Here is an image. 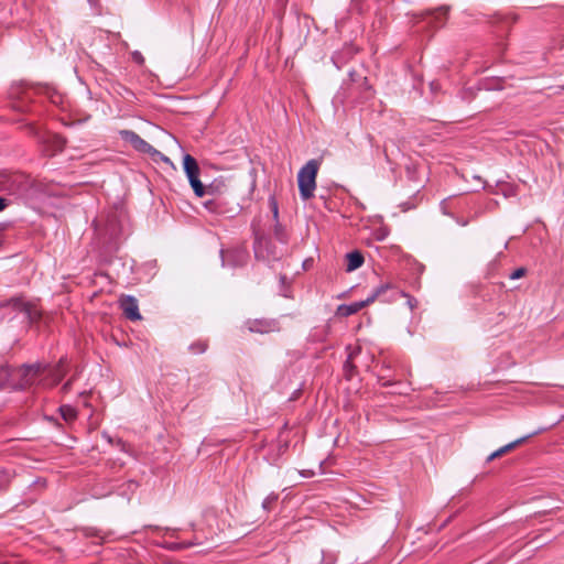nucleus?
<instances>
[{"label":"nucleus","instance_id":"obj_1","mask_svg":"<svg viewBox=\"0 0 564 564\" xmlns=\"http://www.w3.org/2000/svg\"><path fill=\"white\" fill-rule=\"evenodd\" d=\"M318 169H319L318 161L310 160L299 171L297 185H299L300 196L303 200H307L314 196Z\"/></svg>","mask_w":564,"mask_h":564},{"label":"nucleus","instance_id":"obj_2","mask_svg":"<svg viewBox=\"0 0 564 564\" xmlns=\"http://www.w3.org/2000/svg\"><path fill=\"white\" fill-rule=\"evenodd\" d=\"M183 169L189 182V185L197 197H203L207 193H212L214 191V184H210L208 187H205L203 183L199 181L200 169L198 166L197 161L192 155L185 154L183 156Z\"/></svg>","mask_w":564,"mask_h":564},{"label":"nucleus","instance_id":"obj_3","mask_svg":"<svg viewBox=\"0 0 564 564\" xmlns=\"http://www.w3.org/2000/svg\"><path fill=\"white\" fill-rule=\"evenodd\" d=\"M46 370L41 364L24 365L13 372L20 381L14 386L15 389H25L37 382L39 377Z\"/></svg>","mask_w":564,"mask_h":564},{"label":"nucleus","instance_id":"obj_4","mask_svg":"<svg viewBox=\"0 0 564 564\" xmlns=\"http://www.w3.org/2000/svg\"><path fill=\"white\" fill-rule=\"evenodd\" d=\"M399 292L400 290L397 289L395 285H393L390 282H382L380 285H378L371 294L367 297L368 302L373 303L377 300H380L384 303H392L395 302L399 299Z\"/></svg>","mask_w":564,"mask_h":564},{"label":"nucleus","instance_id":"obj_5","mask_svg":"<svg viewBox=\"0 0 564 564\" xmlns=\"http://www.w3.org/2000/svg\"><path fill=\"white\" fill-rule=\"evenodd\" d=\"M253 248L256 258L259 260L278 259L275 247L272 241L263 235L256 234Z\"/></svg>","mask_w":564,"mask_h":564},{"label":"nucleus","instance_id":"obj_6","mask_svg":"<svg viewBox=\"0 0 564 564\" xmlns=\"http://www.w3.org/2000/svg\"><path fill=\"white\" fill-rule=\"evenodd\" d=\"M7 307H12L15 312L22 315L24 319L34 322L40 317L39 311L31 304L23 302L22 300H11Z\"/></svg>","mask_w":564,"mask_h":564},{"label":"nucleus","instance_id":"obj_7","mask_svg":"<svg viewBox=\"0 0 564 564\" xmlns=\"http://www.w3.org/2000/svg\"><path fill=\"white\" fill-rule=\"evenodd\" d=\"M119 304L124 316L130 321H140L142 318L139 312V304L135 297L131 295H123L120 297Z\"/></svg>","mask_w":564,"mask_h":564},{"label":"nucleus","instance_id":"obj_8","mask_svg":"<svg viewBox=\"0 0 564 564\" xmlns=\"http://www.w3.org/2000/svg\"><path fill=\"white\" fill-rule=\"evenodd\" d=\"M248 328L252 333L264 334V333L275 330L276 327H275V323L273 321L254 319V321L248 322Z\"/></svg>","mask_w":564,"mask_h":564},{"label":"nucleus","instance_id":"obj_9","mask_svg":"<svg viewBox=\"0 0 564 564\" xmlns=\"http://www.w3.org/2000/svg\"><path fill=\"white\" fill-rule=\"evenodd\" d=\"M369 304H370V302H368V299H366L364 301L354 302V303H350L347 305H340L338 308V312L343 316H349V315H352V314L359 312L360 310H362L364 307H366Z\"/></svg>","mask_w":564,"mask_h":564},{"label":"nucleus","instance_id":"obj_10","mask_svg":"<svg viewBox=\"0 0 564 564\" xmlns=\"http://www.w3.org/2000/svg\"><path fill=\"white\" fill-rule=\"evenodd\" d=\"M137 151L150 154L152 156L160 155L165 162H170V159L163 156L156 149H154L150 143L143 140L141 137L138 139L137 143L133 147Z\"/></svg>","mask_w":564,"mask_h":564},{"label":"nucleus","instance_id":"obj_11","mask_svg":"<svg viewBox=\"0 0 564 564\" xmlns=\"http://www.w3.org/2000/svg\"><path fill=\"white\" fill-rule=\"evenodd\" d=\"M348 272H352L360 268L364 263V256L359 251H352L346 254Z\"/></svg>","mask_w":564,"mask_h":564},{"label":"nucleus","instance_id":"obj_12","mask_svg":"<svg viewBox=\"0 0 564 564\" xmlns=\"http://www.w3.org/2000/svg\"><path fill=\"white\" fill-rule=\"evenodd\" d=\"M529 437H530V435L523 436V437H520L502 447H499L498 449H496V458L503 456L506 453L510 452L511 449L516 448L518 445L525 442Z\"/></svg>","mask_w":564,"mask_h":564},{"label":"nucleus","instance_id":"obj_13","mask_svg":"<svg viewBox=\"0 0 564 564\" xmlns=\"http://www.w3.org/2000/svg\"><path fill=\"white\" fill-rule=\"evenodd\" d=\"M64 375H65V371L63 369L62 364L55 366L48 372V377H50V380H51V382L48 384H51V386L57 384L62 380Z\"/></svg>","mask_w":564,"mask_h":564},{"label":"nucleus","instance_id":"obj_14","mask_svg":"<svg viewBox=\"0 0 564 564\" xmlns=\"http://www.w3.org/2000/svg\"><path fill=\"white\" fill-rule=\"evenodd\" d=\"M13 377V371L4 365L0 366V389L6 387Z\"/></svg>","mask_w":564,"mask_h":564},{"label":"nucleus","instance_id":"obj_15","mask_svg":"<svg viewBox=\"0 0 564 564\" xmlns=\"http://www.w3.org/2000/svg\"><path fill=\"white\" fill-rule=\"evenodd\" d=\"M59 412H61V415L62 417L66 421V422H72L76 419L77 416V412L76 410L70 406V405H62L59 408Z\"/></svg>","mask_w":564,"mask_h":564},{"label":"nucleus","instance_id":"obj_16","mask_svg":"<svg viewBox=\"0 0 564 564\" xmlns=\"http://www.w3.org/2000/svg\"><path fill=\"white\" fill-rule=\"evenodd\" d=\"M120 135L126 142L130 143L132 147H134L138 139L140 138L139 134L131 130H122L120 131Z\"/></svg>","mask_w":564,"mask_h":564},{"label":"nucleus","instance_id":"obj_17","mask_svg":"<svg viewBox=\"0 0 564 564\" xmlns=\"http://www.w3.org/2000/svg\"><path fill=\"white\" fill-rule=\"evenodd\" d=\"M0 189L1 191H12L13 186L10 181V175L6 172L0 173Z\"/></svg>","mask_w":564,"mask_h":564},{"label":"nucleus","instance_id":"obj_18","mask_svg":"<svg viewBox=\"0 0 564 564\" xmlns=\"http://www.w3.org/2000/svg\"><path fill=\"white\" fill-rule=\"evenodd\" d=\"M447 10H448L447 8L441 7L432 12V14L434 15L435 22L437 24H442V19H445V17L447 14Z\"/></svg>","mask_w":564,"mask_h":564},{"label":"nucleus","instance_id":"obj_19","mask_svg":"<svg viewBox=\"0 0 564 564\" xmlns=\"http://www.w3.org/2000/svg\"><path fill=\"white\" fill-rule=\"evenodd\" d=\"M52 142H53V148H54L52 154L61 151L65 144L64 140L58 135H53Z\"/></svg>","mask_w":564,"mask_h":564},{"label":"nucleus","instance_id":"obj_20","mask_svg":"<svg viewBox=\"0 0 564 564\" xmlns=\"http://www.w3.org/2000/svg\"><path fill=\"white\" fill-rule=\"evenodd\" d=\"M399 297H406V304L411 311H413L417 305V301L403 291L399 292Z\"/></svg>","mask_w":564,"mask_h":564},{"label":"nucleus","instance_id":"obj_21","mask_svg":"<svg viewBox=\"0 0 564 564\" xmlns=\"http://www.w3.org/2000/svg\"><path fill=\"white\" fill-rule=\"evenodd\" d=\"M278 500V495L270 494L262 502V507L264 510H270L271 505Z\"/></svg>","mask_w":564,"mask_h":564},{"label":"nucleus","instance_id":"obj_22","mask_svg":"<svg viewBox=\"0 0 564 564\" xmlns=\"http://www.w3.org/2000/svg\"><path fill=\"white\" fill-rule=\"evenodd\" d=\"M511 193V189H507L503 184H500V182H496V192L495 195L502 194L505 197H508Z\"/></svg>","mask_w":564,"mask_h":564},{"label":"nucleus","instance_id":"obj_23","mask_svg":"<svg viewBox=\"0 0 564 564\" xmlns=\"http://www.w3.org/2000/svg\"><path fill=\"white\" fill-rule=\"evenodd\" d=\"M525 272H527V270L524 268H518L514 271H512L511 273H509L508 278L510 280L520 279L525 274Z\"/></svg>","mask_w":564,"mask_h":564},{"label":"nucleus","instance_id":"obj_24","mask_svg":"<svg viewBox=\"0 0 564 564\" xmlns=\"http://www.w3.org/2000/svg\"><path fill=\"white\" fill-rule=\"evenodd\" d=\"M189 349L193 354H202L206 350V344L205 343L193 344L189 347Z\"/></svg>","mask_w":564,"mask_h":564},{"label":"nucleus","instance_id":"obj_25","mask_svg":"<svg viewBox=\"0 0 564 564\" xmlns=\"http://www.w3.org/2000/svg\"><path fill=\"white\" fill-rule=\"evenodd\" d=\"M131 57H132L133 62H135L137 64H139V65H143V63H144V57H143V55L141 54V52H139V51H133V52L131 53Z\"/></svg>","mask_w":564,"mask_h":564},{"label":"nucleus","instance_id":"obj_26","mask_svg":"<svg viewBox=\"0 0 564 564\" xmlns=\"http://www.w3.org/2000/svg\"><path fill=\"white\" fill-rule=\"evenodd\" d=\"M495 19H496V28L499 25H502L503 24V19L496 12V15H495ZM501 32H505V28L501 26ZM500 50V43H498L496 41V53Z\"/></svg>","mask_w":564,"mask_h":564},{"label":"nucleus","instance_id":"obj_27","mask_svg":"<svg viewBox=\"0 0 564 564\" xmlns=\"http://www.w3.org/2000/svg\"><path fill=\"white\" fill-rule=\"evenodd\" d=\"M336 558L330 554H324L321 564H335Z\"/></svg>","mask_w":564,"mask_h":564},{"label":"nucleus","instance_id":"obj_28","mask_svg":"<svg viewBox=\"0 0 564 564\" xmlns=\"http://www.w3.org/2000/svg\"><path fill=\"white\" fill-rule=\"evenodd\" d=\"M299 474L304 478H311L315 475V473L311 469H303Z\"/></svg>","mask_w":564,"mask_h":564},{"label":"nucleus","instance_id":"obj_29","mask_svg":"<svg viewBox=\"0 0 564 564\" xmlns=\"http://www.w3.org/2000/svg\"><path fill=\"white\" fill-rule=\"evenodd\" d=\"M205 207L207 209H209L210 212H217V209L215 208V203L213 200H208L205 203Z\"/></svg>","mask_w":564,"mask_h":564},{"label":"nucleus","instance_id":"obj_30","mask_svg":"<svg viewBox=\"0 0 564 564\" xmlns=\"http://www.w3.org/2000/svg\"><path fill=\"white\" fill-rule=\"evenodd\" d=\"M270 203H271V206H272L273 215L276 218L278 217V205H276V203H275V200L273 198L270 200Z\"/></svg>","mask_w":564,"mask_h":564},{"label":"nucleus","instance_id":"obj_31","mask_svg":"<svg viewBox=\"0 0 564 564\" xmlns=\"http://www.w3.org/2000/svg\"><path fill=\"white\" fill-rule=\"evenodd\" d=\"M7 206L6 198L0 197V212L3 210Z\"/></svg>","mask_w":564,"mask_h":564},{"label":"nucleus","instance_id":"obj_32","mask_svg":"<svg viewBox=\"0 0 564 564\" xmlns=\"http://www.w3.org/2000/svg\"><path fill=\"white\" fill-rule=\"evenodd\" d=\"M70 388V381H67L64 386H63V391L66 392L68 391Z\"/></svg>","mask_w":564,"mask_h":564},{"label":"nucleus","instance_id":"obj_33","mask_svg":"<svg viewBox=\"0 0 564 564\" xmlns=\"http://www.w3.org/2000/svg\"><path fill=\"white\" fill-rule=\"evenodd\" d=\"M487 460H488V462L494 460V453H491V454H489V455H488Z\"/></svg>","mask_w":564,"mask_h":564},{"label":"nucleus","instance_id":"obj_34","mask_svg":"<svg viewBox=\"0 0 564 564\" xmlns=\"http://www.w3.org/2000/svg\"><path fill=\"white\" fill-rule=\"evenodd\" d=\"M431 88H432L433 90L437 89V84H436V83H431Z\"/></svg>","mask_w":564,"mask_h":564},{"label":"nucleus","instance_id":"obj_35","mask_svg":"<svg viewBox=\"0 0 564 564\" xmlns=\"http://www.w3.org/2000/svg\"><path fill=\"white\" fill-rule=\"evenodd\" d=\"M475 178H477V180L479 181V187H481V188H482V187H484V183L481 182L480 177L475 176Z\"/></svg>","mask_w":564,"mask_h":564},{"label":"nucleus","instance_id":"obj_36","mask_svg":"<svg viewBox=\"0 0 564 564\" xmlns=\"http://www.w3.org/2000/svg\"><path fill=\"white\" fill-rule=\"evenodd\" d=\"M495 87H496V90H498L500 87H499V80L498 78L496 77V84H495Z\"/></svg>","mask_w":564,"mask_h":564},{"label":"nucleus","instance_id":"obj_37","mask_svg":"<svg viewBox=\"0 0 564 564\" xmlns=\"http://www.w3.org/2000/svg\"><path fill=\"white\" fill-rule=\"evenodd\" d=\"M220 254H221V258H223V264L225 263V252L221 250L220 251Z\"/></svg>","mask_w":564,"mask_h":564},{"label":"nucleus","instance_id":"obj_38","mask_svg":"<svg viewBox=\"0 0 564 564\" xmlns=\"http://www.w3.org/2000/svg\"><path fill=\"white\" fill-rule=\"evenodd\" d=\"M345 367H346V368H347V367H350V364H349V361H346V365H345Z\"/></svg>","mask_w":564,"mask_h":564}]
</instances>
